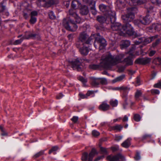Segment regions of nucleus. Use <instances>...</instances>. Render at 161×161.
Masks as SVG:
<instances>
[{
	"label": "nucleus",
	"mask_w": 161,
	"mask_h": 161,
	"mask_svg": "<svg viewBox=\"0 0 161 161\" xmlns=\"http://www.w3.org/2000/svg\"><path fill=\"white\" fill-rule=\"evenodd\" d=\"M124 54H119L116 56H113L110 53H108V54L103 58V66L106 68H110L111 66L116 65L119 63L125 64L126 65H130L133 64V61L132 58H134L129 57L125 58L123 60L122 59L124 57Z\"/></svg>",
	"instance_id": "1"
},
{
	"label": "nucleus",
	"mask_w": 161,
	"mask_h": 161,
	"mask_svg": "<svg viewBox=\"0 0 161 161\" xmlns=\"http://www.w3.org/2000/svg\"><path fill=\"white\" fill-rule=\"evenodd\" d=\"M136 9V8L133 7L129 8L128 9L127 14L121 16L125 23V25H123L121 32H125L129 36L133 35L135 33L133 27L129 23L134 18V11Z\"/></svg>",
	"instance_id": "2"
},
{
	"label": "nucleus",
	"mask_w": 161,
	"mask_h": 161,
	"mask_svg": "<svg viewBox=\"0 0 161 161\" xmlns=\"http://www.w3.org/2000/svg\"><path fill=\"white\" fill-rule=\"evenodd\" d=\"M109 14L110 17L109 18L111 24V28L114 31H119L122 32L123 25L119 23L115 22L116 17L115 11H109Z\"/></svg>",
	"instance_id": "3"
},
{
	"label": "nucleus",
	"mask_w": 161,
	"mask_h": 161,
	"mask_svg": "<svg viewBox=\"0 0 161 161\" xmlns=\"http://www.w3.org/2000/svg\"><path fill=\"white\" fill-rule=\"evenodd\" d=\"M95 34H92L90 37L85 31L81 32L78 37L79 40L82 43V44H91V42L95 38Z\"/></svg>",
	"instance_id": "4"
},
{
	"label": "nucleus",
	"mask_w": 161,
	"mask_h": 161,
	"mask_svg": "<svg viewBox=\"0 0 161 161\" xmlns=\"http://www.w3.org/2000/svg\"><path fill=\"white\" fill-rule=\"evenodd\" d=\"M90 83L91 85L94 87H97L100 84L106 85L107 81L104 78H95L93 77H90Z\"/></svg>",
	"instance_id": "5"
},
{
	"label": "nucleus",
	"mask_w": 161,
	"mask_h": 161,
	"mask_svg": "<svg viewBox=\"0 0 161 161\" xmlns=\"http://www.w3.org/2000/svg\"><path fill=\"white\" fill-rule=\"evenodd\" d=\"M85 60V59L80 58H77L70 62V64L73 70H76L78 71L82 70V66L81 64Z\"/></svg>",
	"instance_id": "6"
},
{
	"label": "nucleus",
	"mask_w": 161,
	"mask_h": 161,
	"mask_svg": "<svg viewBox=\"0 0 161 161\" xmlns=\"http://www.w3.org/2000/svg\"><path fill=\"white\" fill-rule=\"evenodd\" d=\"M98 153L96 149L93 148L89 154L86 152H85L82 153L81 160L82 161H92L93 157Z\"/></svg>",
	"instance_id": "7"
},
{
	"label": "nucleus",
	"mask_w": 161,
	"mask_h": 161,
	"mask_svg": "<svg viewBox=\"0 0 161 161\" xmlns=\"http://www.w3.org/2000/svg\"><path fill=\"white\" fill-rule=\"evenodd\" d=\"M75 20L67 21L66 19H64L63 24L65 28L68 30L74 32L78 28L77 25L75 24Z\"/></svg>",
	"instance_id": "8"
},
{
	"label": "nucleus",
	"mask_w": 161,
	"mask_h": 161,
	"mask_svg": "<svg viewBox=\"0 0 161 161\" xmlns=\"http://www.w3.org/2000/svg\"><path fill=\"white\" fill-rule=\"evenodd\" d=\"M57 0H37L36 3L38 7H48L53 4H57Z\"/></svg>",
	"instance_id": "9"
},
{
	"label": "nucleus",
	"mask_w": 161,
	"mask_h": 161,
	"mask_svg": "<svg viewBox=\"0 0 161 161\" xmlns=\"http://www.w3.org/2000/svg\"><path fill=\"white\" fill-rule=\"evenodd\" d=\"M69 17L68 21L75 20L76 23H80L81 22V19L76 13L75 9H70L69 10Z\"/></svg>",
	"instance_id": "10"
},
{
	"label": "nucleus",
	"mask_w": 161,
	"mask_h": 161,
	"mask_svg": "<svg viewBox=\"0 0 161 161\" xmlns=\"http://www.w3.org/2000/svg\"><path fill=\"white\" fill-rule=\"evenodd\" d=\"M157 37L156 36H151L147 38L144 37H141L138 38V40H135L134 42L136 45H138L142 42H143L145 44H147L151 42Z\"/></svg>",
	"instance_id": "11"
},
{
	"label": "nucleus",
	"mask_w": 161,
	"mask_h": 161,
	"mask_svg": "<svg viewBox=\"0 0 161 161\" xmlns=\"http://www.w3.org/2000/svg\"><path fill=\"white\" fill-rule=\"evenodd\" d=\"M108 161H125V159L121 154L119 153L115 155H109L107 156Z\"/></svg>",
	"instance_id": "12"
},
{
	"label": "nucleus",
	"mask_w": 161,
	"mask_h": 161,
	"mask_svg": "<svg viewBox=\"0 0 161 161\" xmlns=\"http://www.w3.org/2000/svg\"><path fill=\"white\" fill-rule=\"evenodd\" d=\"M23 38L24 39H32L39 40L40 39V36L38 34L32 33L30 32H26L25 35L23 36Z\"/></svg>",
	"instance_id": "13"
},
{
	"label": "nucleus",
	"mask_w": 161,
	"mask_h": 161,
	"mask_svg": "<svg viewBox=\"0 0 161 161\" xmlns=\"http://www.w3.org/2000/svg\"><path fill=\"white\" fill-rule=\"evenodd\" d=\"M151 59V58L147 57L138 58L136 60L135 63L140 64L146 65L150 63Z\"/></svg>",
	"instance_id": "14"
},
{
	"label": "nucleus",
	"mask_w": 161,
	"mask_h": 161,
	"mask_svg": "<svg viewBox=\"0 0 161 161\" xmlns=\"http://www.w3.org/2000/svg\"><path fill=\"white\" fill-rule=\"evenodd\" d=\"M99 8L101 11L103 12H105V14L108 15V18L110 17L109 14V11H113L108 6L103 4H100L99 6Z\"/></svg>",
	"instance_id": "15"
},
{
	"label": "nucleus",
	"mask_w": 161,
	"mask_h": 161,
	"mask_svg": "<svg viewBox=\"0 0 161 161\" xmlns=\"http://www.w3.org/2000/svg\"><path fill=\"white\" fill-rule=\"evenodd\" d=\"M110 106L108 104L107 101L102 102L101 104L99 106V109L103 111H108L110 109Z\"/></svg>",
	"instance_id": "16"
},
{
	"label": "nucleus",
	"mask_w": 161,
	"mask_h": 161,
	"mask_svg": "<svg viewBox=\"0 0 161 161\" xmlns=\"http://www.w3.org/2000/svg\"><path fill=\"white\" fill-rule=\"evenodd\" d=\"M108 54V53L107 54H106L105 55H104L102 57L101 59L102 62L100 63L99 65H97L95 64H91L89 66V68L91 69H99L100 67H101L106 69H108L109 68H106L103 66V65L104 64L103 63V58H104L105 57V56Z\"/></svg>",
	"instance_id": "17"
},
{
	"label": "nucleus",
	"mask_w": 161,
	"mask_h": 161,
	"mask_svg": "<svg viewBox=\"0 0 161 161\" xmlns=\"http://www.w3.org/2000/svg\"><path fill=\"white\" fill-rule=\"evenodd\" d=\"M142 21V24L144 25H147L149 24L151 22L152 19L149 15H147L145 17L141 18Z\"/></svg>",
	"instance_id": "18"
},
{
	"label": "nucleus",
	"mask_w": 161,
	"mask_h": 161,
	"mask_svg": "<svg viewBox=\"0 0 161 161\" xmlns=\"http://www.w3.org/2000/svg\"><path fill=\"white\" fill-rule=\"evenodd\" d=\"M135 47H133L130 49L129 52L126 53L127 54H129L130 57L135 58L136 56L139 55V52L135 51Z\"/></svg>",
	"instance_id": "19"
},
{
	"label": "nucleus",
	"mask_w": 161,
	"mask_h": 161,
	"mask_svg": "<svg viewBox=\"0 0 161 161\" xmlns=\"http://www.w3.org/2000/svg\"><path fill=\"white\" fill-rule=\"evenodd\" d=\"M38 15V13L37 11H34L31 12V19L30 20V23L31 24H34L36 21V16Z\"/></svg>",
	"instance_id": "20"
},
{
	"label": "nucleus",
	"mask_w": 161,
	"mask_h": 161,
	"mask_svg": "<svg viewBox=\"0 0 161 161\" xmlns=\"http://www.w3.org/2000/svg\"><path fill=\"white\" fill-rule=\"evenodd\" d=\"M161 28V25L158 24H153L152 26L149 27L148 28V30H149L150 32H152V30L153 29L157 31H158L160 30Z\"/></svg>",
	"instance_id": "21"
},
{
	"label": "nucleus",
	"mask_w": 161,
	"mask_h": 161,
	"mask_svg": "<svg viewBox=\"0 0 161 161\" xmlns=\"http://www.w3.org/2000/svg\"><path fill=\"white\" fill-rule=\"evenodd\" d=\"M95 42L97 41L99 44L100 46L104 47L106 46V41L102 37H96L94 38Z\"/></svg>",
	"instance_id": "22"
},
{
	"label": "nucleus",
	"mask_w": 161,
	"mask_h": 161,
	"mask_svg": "<svg viewBox=\"0 0 161 161\" xmlns=\"http://www.w3.org/2000/svg\"><path fill=\"white\" fill-rule=\"evenodd\" d=\"M80 13L82 15H86L89 13V10L88 7L86 6H82L80 9Z\"/></svg>",
	"instance_id": "23"
},
{
	"label": "nucleus",
	"mask_w": 161,
	"mask_h": 161,
	"mask_svg": "<svg viewBox=\"0 0 161 161\" xmlns=\"http://www.w3.org/2000/svg\"><path fill=\"white\" fill-rule=\"evenodd\" d=\"M80 53L82 55H86L89 52V50L87 47H82L79 49Z\"/></svg>",
	"instance_id": "24"
},
{
	"label": "nucleus",
	"mask_w": 161,
	"mask_h": 161,
	"mask_svg": "<svg viewBox=\"0 0 161 161\" xmlns=\"http://www.w3.org/2000/svg\"><path fill=\"white\" fill-rule=\"evenodd\" d=\"M96 2L95 1H92L90 3V5L91 6V8L92 10V13L93 15H95L97 14V11L95 8V5Z\"/></svg>",
	"instance_id": "25"
},
{
	"label": "nucleus",
	"mask_w": 161,
	"mask_h": 161,
	"mask_svg": "<svg viewBox=\"0 0 161 161\" xmlns=\"http://www.w3.org/2000/svg\"><path fill=\"white\" fill-rule=\"evenodd\" d=\"M131 140V138H128L121 144V146L124 147L128 148L131 145L130 141Z\"/></svg>",
	"instance_id": "26"
},
{
	"label": "nucleus",
	"mask_w": 161,
	"mask_h": 161,
	"mask_svg": "<svg viewBox=\"0 0 161 161\" xmlns=\"http://www.w3.org/2000/svg\"><path fill=\"white\" fill-rule=\"evenodd\" d=\"M130 45V42L128 40H123L122 41L120 45L122 49L127 48Z\"/></svg>",
	"instance_id": "27"
},
{
	"label": "nucleus",
	"mask_w": 161,
	"mask_h": 161,
	"mask_svg": "<svg viewBox=\"0 0 161 161\" xmlns=\"http://www.w3.org/2000/svg\"><path fill=\"white\" fill-rule=\"evenodd\" d=\"M130 90V88L127 86H121L120 91H123L122 96L126 95V96L127 97V93Z\"/></svg>",
	"instance_id": "28"
},
{
	"label": "nucleus",
	"mask_w": 161,
	"mask_h": 161,
	"mask_svg": "<svg viewBox=\"0 0 161 161\" xmlns=\"http://www.w3.org/2000/svg\"><path fill=\"white\" fill-rule=\"evenodd\" d=\"M109 103L112 107H116L118 104V101L117 99H112L110 101Z\"/></svg>",
	"instance_id": "29"
},
{
	"label": "nucleus",
	"mask_w": 161,
	"mask_h": 161,
	"mask_svg": "<svg viewBox=\"0 0 161 161\" xmlns=\"http://www.w3.org/2000/svg\"><path fill=\"white\" fill-rule=\"evenodd\" d=\"M125 75H121L119 76L118 77L114 79L113 80H112V82L113 83H115L118 81H121L122 80L125 78Z\"/></svg>",
	"instance_id": "30"
},
{
	"label": "nucleus",
	"mask_w": 161,
	"mask_h": 161,
	"mask_svg": "<svg viewBox=\"0 0 161 161\" xmlns=\"http://www.w3.org/2000/svg\"><path fill=\"white\" fill-rule=\"evenodd\" d=\"M44 150H42L40 151V152L36 153L33 156V158H37L40 156L43 155L44 153Z\"/></svg>",
	"instance_id": "31"
},
{
	"label": "nucleus",
	"mask_w": 161,
	"mask_h": 161,
	"mask_svg": "<svg viewBox=\"0 0 161 161\" xmlns=\"http://www.w3.org/2000/svg\"><path fill=\"white\" fill-rule=\"evenodd\" d=\"M97 20L100 23H104L106 20L105 18L102 16H98L97 17Z\"/></svg>",
	"instance_id": "32"
},
{
	"label": "nucleus",
	"mask_w": 161,
	"mask_h": 161,
	"mask_svg": "<svg viewBox=\"0 0 161 161\" xmlns=\"http://www.w3.org/2000/svg\"><path fill=\"white\" fill-rule=\"evenodd\" d=\"M123 126L121 125H117L112 127V129L114 130H116L118 131H120L122 128Z\"/></svg>",
	"instance_id": "33"
},
{
	"label": "nucleus",
	"mask_w": 161,
	"mask_h": 161,
	"mask_svg": "<svg viewBox=\"0 0 161 161\" xmlns=\"http://www.w3.org/2000/svg\"><path fill=\"white\" fill-rule=\"evenodd\" d=\"M133 3V5H140L143 3L142 1L140 0H130Z\"/></svg>",
	"instance_id": "34"
},
{
	"label": "nucleus",
	"mask_w": 161,
	"mask_h": 161,
	"mask_svg": "<svg viewBox=\"0 0 161 161\" xmlns=\"http://www.w3.org/2000/svg\"><path fill=\"white\" fill-rule=\"evenodd\" d=\"M122 98L124 100V102L123 104V106L124 109H126L127 106L128 105V103L127 102V97L126 96V95L122 96Z\"/></svg>",
	"instance_id": "35"
},
{
	"label": "nucleus",
	"mask_w": 161,
	"mask_h": 161,
	"mask_svg": "<svg viewBox=\"0 0 161 161\" xmlns=\"http://www.w3.org/2000/svg\"><path fill=\"white\" fill-rule=\"evenodd\" d=\"M134 119L135 121L138 122L141 120V117L139 114H136L134 115Z\"/></svg>",
	"instance_id": "36"
},
{
	"label": "nucleus",
	"mask_w": 161,
	"mask_h": 161,
	"mask_svg": "<svg viewBox=\"0 0 161 161\" xmlns=\"http://www.w3.org/2000/svg\"><path fill=\"white\" fill-rule=\"evenodd\" d=\"M58 148V147L57 146L52 147L51 149L48 152L49 154H50L52 153L57 151Z\"/></svg>",
	"instance_id": "37"
},
{
	"label": "nucleus",
	"mask_w": 161,
	"mask_h": 161,
	"mask_svg": "<svg viewBox=\"0 0 161 161\" xmlns=\"http://www.w3.org/2000/svg\"><path fill=\"white\" fill-rule=\"evenodd\" d=\"M100 150L101 153L103 154H106L108 153V151L107 149L103 147H100Z\"/></svg>",
	"instance_id": "38"
},
{
	"label": "nucleus",
	"mask_w": 161,
	"mask_h": 161,
	"mask_svg": "<svg viewBox=\"0 0 161 161\" xmlns=\"http://www.w3.org/2000/svg\"><path fill=\"white\" fill-rule=\"evenodd\" d=\"M135 159L136 160H138L141 158L140 153L138 152H137L135 156L134 157Z\"/></svg>",
	"instance_id": "39"
},
{
	"label": "nucleus",
	"mask_w": 161,
	"mask_h": 161,
	"mask_svg": "<svg viewBox=\"0 0 161 161\" xmlns=\"http://www.w3.org/2000/svg\"><path fill=\"white\" fill-rule=\"evenodd\" d=\"M134 23L136 25L139 26L140 24H142L141 19L135 20L133 21Z\"/></svg>",
	"instance_id": "40"
},
{
	"label": "nucleus",
	"mask_w": 161,
	"mask_h": 161,
	"mask_svg": "<svg viewBox=\"0 0 161 161\" xmlns=\"http://www.w3.org/2000/svg\"><path fill=\"white\" fill-rule=\"evenodd\" d=\"M48 15L50 18L51 19H55L56 18L55 16L52 11H51L49 13Z\"/></svg>",
	"instance_id": "41"
},
{
	"label": "nucleus",
	"mask_w": 161,
	"mask_h": 161,
	"mask_svg": "<svg viewBox=\"0 0 161 161\" xmlns=\"http://www.w3.org/2000/svg\"><path fill=\"white\" fill-rule=\"evenodd\" d=\"M141 95L142 93L141 91L139 90H137L135 95V97L136 100L138 99Z\"/></svg>",
	"instance_id": "42"
},
{
	"label": "nucleus",
	"mask_w": 161,
	"mask_h": 161,
	"mask_svg": "<svg viewBox=\"0 0 161 161\" xmlns=\"http://www.w3.org/2000/svg\"><path fill=\"white\" fill-rule=\"evenodd\" d=\"M78 80L81 81L84 84L86 83L87 81V80L86 79H84L83 77L81 76L79 77Z\"/></svg>",
	"instance_id": "43"
},
{
	"label": "nucleus",
	"mask_w": 161,
	"mask_h": 161,
	"mask_svg": "<svg viewBox=\"0 0 161 161\" xmlns=\"http://www.w3.org/2000/svg\"><path fill=\"white\" fill-rule=\"evenodd\" d=\"M151 93L153 94H158L160 93V91L157 89H152L151 90Z\"/></svg>",
	"instance_id": "44"
},
{
	"label": "nucleus",
	"mask_w": 161,
	"mask_h": 161,
	"mask_svg": "<svg viewBox=\"0 0 161 161\" xmlns=\"http://www.w3.org/2000/svg\"><path fill=\"white\" fill-rule=\"evenodd\" d=\"M153 86L155 88H158L161 89V82L160 81H159L157 83L155 84Z\"/></svg>",
	"instance_id": "45"
},
{
	"label": "nucleus",
	"mask_w": 161,
	"mask_h": 161,
	"mask_svg": "<svg viewBox=\"0 0 161 161\" xmlns=\"http://www.w3.org/2000/svg\"><path fill=\"white\" fill-rule=\"evenodd\" d=\"M152 3L154 4H156L158 6H160L161 3L160 0H151Z\"/></svg>",
	"instance_id": "46"
},
{
	"label": "nucleus",
	"mask_w": 161,
	"mask_h": 161,
	"mask_svg": "<svg viewBox=\"0 0 161 161\" xmlns=\"http://www.w3.org/2000/svg\"><path fill=\"white\" fill-rule=\"evenodd\" d=\"M0 130L2 132L1 134V135L2 136H5L7 135V133L4 130L3 128V127L1 126L0 125Z\"/></svg>",
	"instance_id": "47"
},
{
	"label": "nucleus",
	"mask_w": 161,
	"mask_h": 161,
	"mask_svg": "<svg viewBox=\"0 0 161 161\" xmlns=\"http://www.w3.org/2000/svg\"><path fill=\"white\" fill-rule=\"evenodd\" d=\"M136 83L135 84L136 86H139L141 85V81L140 78L139 77H137L136 80Z\"/></svg>",
	"instance_id": "48"
},
{
	"label": "nucleus",
	"mask_w": 161,
	"mask_h": 161,
	"mask_svg": "<svg viewBox=\"0 0 161 161\" xmlns=\"http://www.w3.org/2000/svg\"><path fill=\"white\" fill-rule=\"evenodd\" d=\"M23 39L21 38L19 39L16 40L14 42V44H19L21 43V42H22L23 40L24 39L23 38Z\"/></svg>",
	"instance_id": "49"
},
{
	"label": "nucleus",
	"mask_w": 161,
	"mask_h": 161,
	"mask_svg": "<svg viewBox=\"0 0 161 161\" xmlns=\"http://www.w3.org/2000/svg\"><path fill=\"white\" fill-rule=\"evenodd\" d=\"M92 134L93 136H99L100 134L98 131L94 130L92 131Z\"/></svg>",
	"instance_id": "50"
},
{
	"label": "nucleus",
	"mask_w": 161,
	"mask_h": 161,
	"mask_svg": "<svg viewBox=\"0 0 161 161\" xmlns=\"http://www.w3.org/2000/svg\"><path fill=\"white\" fill-rule=\"evenodd\" d=\"M78 119V117L77 116H74L71 119V120L74 123H76Z\"/></svg>",
	"instance_id": "51"
},
{
	"label": "nucleus",
	"mask_w": 161,
	"mask_h": 161,
	"mask_svg": "<svg viewBox=\"0 0 161 161\" xmlns=\"http://www.w3.org/2000/svg\"><path fill=\"white\" fill-rule=\"evenodd\" d=\"M151 137V135L150 134H146L142 137V139L144 140L147 138H150Z\"/></svg>",
	"instance_id": "52"
},
{
	"label": "nucleus",
	"mask_w": 161,
	"mask_h": 161,
	"mask_svg": "<svg viewBox=\"0 0 161 161\" xmlns=\"http://www.w3.org/2000/svg\"><path fill=\"white\" fill-rule=\"evenodd\" d=\"M63 4L66 7V8L69 7V1H64L63 2Z\"/></svg>",
	"instance_id": "53"
},
{
	"label": "nucleus",
	"mask_w": 161,
	"mask_h": 161,
	"mask_svg": "<svg viewBox=\"0 0 161 161\" xmlns=\"http://www.w3.org/2000/svg\"><path fill=\"white\" fill-rule=\"evenodd\" d=\"M75 1H72L71 3V9H75L76 7V4L75 3Z\"/></svg>",
	"instance_id": "54"
},
{
	"label": "nucleus",
	"mask_w": 161,
	"mask_h": 161,
	"mask_svg": "<svg viewBox=\"0 0 161 161\" xmlns=\"http://www.w3.org/2000/svg\"><path fill=\"white\" fill-rule=\"evenodd\" d=\"M74 35L73 34H71L69 35L68 36V37L69 39V40L70 41H72L74 37Z\"/></svg>",
	"instance_id": "55"
},
{
	"label": "nucleus",
	"mask_w": 161,
	"mask_h": 161,
	"mask_svg": "<svg viewBox=\"0 0 161 161\" xmlns=\"http://www.w3.org/2000/svg\"><path fill=\"white\" fill-rule=\"evenodd\" d=\"M160 40H157L156 42L153 44L152 46L153 47H156L159 42Z\"/></svg>",
	"instance_id": "56"
},
{
	"label": "nucleus",
	"mask_w": 161,
	"mask_h": 161,
	"mask_svg": "<svg viewBox=\"0 0 161 161\" xmlns=\"http://www.w3.org/2000/svg\"><path fill=\"white\" fill-rule=\"evenodd\" d=\"M111 148L112 151L114 152L118 150L119 147H111Z\"/></svg>",
	"instance_id": "57"
},
{
	"label": "nucleus",
	"mask_w": 161,
	"mask_h": 161,
	"mask_svg": "<svg viewBox=\"0 0 161 161\" xmlns=\"http://www.w3.org/2000/svg\"><path fill=\"white\" fill-rule=\"evenodd\" d=\"M104 157V156H99L95 158L94 159V161H98L101 159H103Z\"/></svg>",
	"instance_id": "58"
},
{
	"label": "nucleus",
	"mask_w": 161,
	"mask_h": 161,
	"mask_svg": "<svg viewBox=\"0 0 161 161\" xmlns=\"http://www.w3.org/2000/svg\"><path fill=\"white\" fill-rule=\"evenodd\" d=\"M79 95L81 98H87L88 96H87L86 94V95H84L82 94H80Z\"/></svg>",
	"instance_id": "59"
},
{
	"label": "nucleus",
	"mask_w": 161,
	"mask_h": 161,
	"mask_svg": "<svg viewBox=\"0 0 161 161\" xmlns=\"http://www.w3.org/2000/svg\"><path fill=\"white\" fill-rule=\"evenodd\" d=\"M63 96V94L61 93H60L57 96L56 98L57 99H60L62 98Z\"/></svg>",
	"instance_id": "60"
},
{
	"label": "nucleus",
	"mask_w": 161,
	"mask_h": 161,
	"mask_svg": "<svg viewBox=\"0 0 161 161\" xmlns=\"http://www.w3.org/2000/svg\"><path fill=\"white\" fill-rule=\"evenodd\" d=\"M156 51L154 50L151 51L149 53V55L150 56H153L155 53Z\"/></svg>",
	"instance_id": "61"
},
{
	"label": "nucleus",
	"mask_w": 161,
	"mask_h": 161,
	"mask_svg": "<svg viewBox=\"0 0 161 161\" xmlns=\"http://www.w3.org/2000/svg\"><path fill=\"white\" fill-rule=\"evenodd\" d=\"M94 91H88L87 92V93H86V95L88 97L90 96L91 95L93 94L94 93Z\"/></svg>",
	"instance_id": "62"
},
{
	"label": "nucleus",
	"mask_w": 161,
	"mask_h": 161,
	"mask_svg": "<svg viewBox=\"0 0 161 161\" xmlns=\"http://www.w3.org/2000/svg\"><path fill=\"white\" fill-rule=\"evenodd\" d=\"M154 61L156 62H159L158 64H160L161 63V59L158 57L156 58L154 60Z\"/></svg>",
	"instance_id": "63"
},
{
	"label": "nucleus",
	"mask_w": 161,
	"mask_h": 161,
	"mask_svg": "<svg viewBox=\"0 0 161 161\" xmlns=\"http://www.w3.org/2000/svg\"><path fill=\"white\" fill-rule=\"evenodd\" d=\"M122 137L121 136H115V140L116 141H119L122 138Z\"/></svg>",
	"instance_id": "64"
}]
</instances>
